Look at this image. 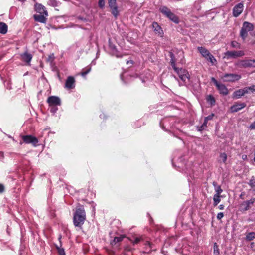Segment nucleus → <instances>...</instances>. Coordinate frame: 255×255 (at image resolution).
<instances>
[{
  "mask_svg": "<svg viewBox=\"0 0 255 255\" xmlns=\"http://www.w3.org/2000/svg\"><path fill=\"white\" fill-rule=\"evenodd\" d=\"M86 220V213L84 207L82 205H78L76 207L73 216V223L76 227H81Z\"/></svg>",
  "mask_w": 255,
  "mask_h": 255,
  "instance_id": "nucleus-1",
  "label": "nucleus"
},
{
  "mask_svg": "<svg viewBox=\"0 0 255 255\" xmlns=\"http://www.w3.org/2000/svg\"><path fill=\"white\" fill-rule=\"evenodd\" d=\"M159 11L166 17L175 23H178L179 18L174 13L171 12L170 9L166 6H161L159 8Z\"/></svg>",
  "mask_w": 255,
  "mask_h": 255,
  "instance_id": "nucleus-2",
  "label": "nucleus"
},
{
  "mask_svg": "<svg viewBox=\"0 0 255 255\" xmlns=\"http://www.w3.org/2000/svg\"><path fill=\"white\" fill-rule=\"evenodd\" d=\"M255 92V85L246 87L243 89H239L233 94V98L239 99L246 94Z\"/></svg>",
  "mask_w": 255,
  "mask_h": 255,
  "instance_id": "nucleus-3",
  "label": "nucleus"
},
{
  "mask_svg": "<svg viewBox=\"0 0 255 255\" xmlns=\"http://www.w3.org/2000/svg\"><path fill=\"white\" fill-rule=\"evenodd\" d=\"M254 29V26L253 24L247 21L244 22L240 31V36L245 39L248 36V33L253 31Z\"/></svg>",
  "mask_w": 255,
  "mask_h": 255,
  "instance_id": "nucleus-4",
  "label": "nucleus"
},
{
  "mask_svg": "<svg viewBox=\"0 0 255 255\" xmlns=\"http://www.w3.org/2000/svg\"><path fill=\"white\" fill-rule=\"evenodd\" d=\"M235 65L239 68L255 67V59H244L238 61Z\"/></svg>",
  "mask_w": 255,
  "mask_h": 255,
  "instance_id": "nucleus-5",
  "label": "nucleus"
},
{
  "mask_svg": "<svg viewBox=\"0 0 255 255\" xmlns=\"http://www.w3.org/2000/svg\"><path fill=\"white\" fill-rule=\"evenodd\" d=\"M198 50L202 55L207 60L210 61L212 64H214L216 61L214 56L209 52V51L205 48L198 47Z\"/></svg>",
  "mask_w": 255,
  "mask_h": 255,
  "instance_id": "nucleus-6",
  "label": "nucleus"
},
{
  "mask_svg": "<svg viewBox=\"0 0 255 255\" xmlns=\"http://www.w3.org/2000/svg\"><path fill=\"white\" fill-rule=\"evenodd\" d=\"M244 51H229L224 53V58H237L245 55Z\"/></svg>",
  "mask_w": 255,
  "mask_h": 255,
  "instance_id": "nucleus-7",
  "label": "nucleus"
},
{
  "mask_svg": "<svg viewBox=\"0 0 255 255\" xmlns=\"http://www.w3.org/2000/svg\"><path fill=\"white\" fill-rule=\"evenodd\" d=\"M22 138L23 142H20V144H22L24 142L26 144H31L34 146L37 145L38 140L34 136L32 135H23L22 136Z\"/></svg>",
  "mask_w": 255,
  "mask_h": 255,
  "instance_id": "nucleus-8",
  "label": "nucleus"
},
{
  "mask_svg": "<svg viewBox=\"0 0 255 255\" xmlns=\"http://www.w3.org/2000/svg\"><path fill=\"white\" fill-rule=\"evenodd\" d=\"M108 5L111 13L115 18H117L119 15V10L116 4V0H108Z\"/></svg>",
  "mask_w": 255,
  "mask_h": 255,
  "instance_id": "nucleus-9",
  "label": "nucleus"
},
{
  "mask_svg": "<svg viewBox=\"0 0 255 255\" xmlns=\"http://www.w3.org/2000/svg\"><path fill=\"white\" fill-rule=\"evenodd\" d=\"M47 102L50 106H60L61 105L60 99L58 97L55 96H51L48 97Z\"/></svg>",
  "mask_w": 255,
  "mask_h": 255,
  "instance_id": "nucleus-10",
  "label": "nucleus"
},
{
  "mask_svg": "<svg viewBox=\"0 0 255 255\" xmlns=\"http://www.w3.org/2000/svg\"><path fill=\"white\" fill-rule=\"evenodd\" d=\"M241 78V76L238 74H224V81L235 82L238 81Z\"/></svg>",
  "mask_w": 255,
  "mask_h": 255,
  "instance_id": "nucleus-11",
  "label": "nucleus"
},
{
  "mask_svg": "<svg viewBox=\"0 0 255 255\" xmlns=\"http://www.w3.org/2000/svg\"><path fill=\"white\" fill-rule=\"evenodd\" d=\"M244 9V5L242 3H239L236 5L233 9V14L234 17H238L241 14Z\"/></svg>",
  "mask_w": 255,
  "mask_h": 255,
  "instance_id": "nucleus-12",
  "label": "nucleus"
},
{
  "mask_svg": "<svg viewBox=\"0 0 255 255\" xmlns=\"http://www.w3.org/2000/svg\"><path fill=\"white\" fill-rule=\"evenodd\" d=\"M75 80L73 77H68L65 84V88L67 89H73L75 87Z\"/></svg>",
  "mask_w": 255,
  "mask_h": 255,
  "instance_id": "nucleus-13",
  "label": "nucleus"
},
{
  "mask_svg": "<svg viewBox=\"0 0 255 255\" xmlns=\"http://www.w3.org/2000/svg\"><path fill=\"white\" fill-rule=\"evenodd\" d=\"M246 106V105L244 103H237L231 107V111L232 112H237L245 107Z\"/></svg>",
  "mask_w": 255,
  "mask_h": 255,
  "instance_id": "nucleus-14",
  "label": "nucleus"
},
{
  "mask_svg": "<svg viewBox=\"0 0 255 255\" xmlns=\"http://www.w3.org/2000/svg\"><path fill=\"white\" fill-rule=\"evenodd\" d=\"M35 9L36 11L41 14H44L45 16L48 15V13L43 5L39 4L35 5Z\"/></svg>",
  "mask_w": 255,
  "mask_h": 255,
  "instance_id": "nucleus-15",
  "label": "nucleus"
},
{
  "mask_svg": "<svg viewBox=\"0 0 255 255\" xmlns=\"http://www.w3.org/2000/svg\"><path fill=\"white\" fill-rule=\"evenodd\" d=\"M44 14H39V15H34V18L35 21L41 22V23H45L46 21V18Z\"/></svg>",
  "mask_w": 255,
  "mask_h": 255,
  "instance_id": "nucleus-16",
  "label": "nucleus"
},
{
  "mask_svg": "<svg viewBox=\"0 0 255 255\" xmlns=\"http://www.w3.org/2000/svg\"><path fill=\"white\" fill-rule=\"evenodd\" d=\"M152 28L156 33L161 35L163 34V30L157 22H154L152 23Z\"/></svg>",
  "mask_w": 255,
  "mask_h": 255,
  "instance_id": "nucleus-17",
  "label": "nucleus"
},
{
  "mask_svg": "<svg viewBox=\"0 0 255 255\" xmlns=\"http://www.w3.org/2000/svg\"><path fill=\"white\" fill-rule=\"evenodd\" d=\"M21 57L23 61L27 62L28 64H29L32 58V55L31 54L25 52L21 55Z\"/></svg>",
  "mask_w": 255,
  "mask_h": 255,
  "instance_id": "nucleus-18",
  "label": "nucleus"
},
{
  "mask_svg": "<svg viewBox=\"0 0 255 255\" xmlns=\"http://www.w3.org/2000/svg\"><path fill=\"white\" fill-rule=\"evenodd\" d=\"M255 201V198L252 199L250 200L246 201L244 202L242 204V206H244V209L245 210H247L249 209V208L251 205L253 204V203H254Z\"/></svg>",
  "mask_w": 255,
  "mask_h": 255,
  "instance_id": "nucleus-19",
  "label": "nucleus"
},
{
  "mask_svg": "<svg viewBox=\"0 0 255 255\" xmlns=\"http://www.w3.org/2000/svg\"><path fill=\"white\" fill-rule=\"evenodd\" d=\"M7 31V26L3 22H0V33L5 34Z\"/></svg>",
  "mask_w": 255,
  "mask_h": 255,
  "instance_id": "nucleus-20",
  "label": "nucleus"
},
{
  "mask_svg": "<svg viewBox=\"0 0 255 255\" xmlns=\"http://www.w3.org/2000/svg\"><path fill=\"white\" fill-rule=\"evenodd\" d=\"M212 81L214 83V84L216 86L218 89L220 90V93H223V88L222 85H220L218 81L216 80L214 77H212L211 79Z\"/></svg>",
  "mask_w": 255,
  "mask_h": 255,
  "instance_id": "nucleus-21",
  "label": "nucleus"
},
{
  "mask_svg": "<svg viewBox=\"0 0 255 255\" xmlns=\"http://www.w3.org/2000/svg\"><path fill=\"white\" fill-rule=\"evenodd\" d=\"M175 71L177 73L179 77H180L181 75H183L184 73H187V70L184 69L180 68L179 69L176 67L173 68Z\"/></svg>",
  "mask_w": 255,
  "mask_h": 255,
  "instance_id": "nucleus-22",
  "label": "nucleus"
},
{
  "mask_svg": "<svg viewBox=\"0 0 255 255\" xmlns=\"http://www.w3.org/2000/svg\"><path fill=\"white\" fill-rule=\"evenodd\" d=\"M219 192H218L216 194L214 195L213 200H214V204L215 206H216L220 201V196Z\"/></svg>",
  "mask_w": 255,
  "mask_h": 255,
  "instance_id": "nucleus-23",
  "label": "nucleus"
},
{
  "mask_svg": "<svg viewBox=\"0 0 255 255\" xmlns=\"http://www.w3.org/2000/svg\"><path fill=\"white\" fill-rule=\"evenodd\" d=\"M125 236H120V237H116L114 238L112 242H111L112 245H115L117 243L120 242L123 240Z\"/></svg>",
  "mask_w": 255,
  "mask_h": 255,
  "instance_id": "nucleus-24",
  "label": "nucleus"
},
{
  "mask_svg": "<svg viewBox=\"0 0 255 255\" xmlns=\"http://www.w3.org/2000/svg\"><path fill=\"white\" fill-rule=\"evenodd\" d=\"M207 101L211 105H214L215 103L214 98L212 95H208L206 98Z\"/></svg>",
  "mask_w": 255,
  "mask_h": 255,
  "instance_id": "nucleus-25",
  "label": "nucleus"
},
{
  "mask_svg": "<svg viewBox=\"0 0 255 255\" xmlns=\"http://www.w3.org/2000/svg\"><path fill=\"white\" fill-rule=\"evenodd\" d=\"M170 56L171 57L170 63L172 68H173L176 67V59L174 54L171 52L170 53Z\"/></svg>",
  "mask_w": 255,
  "mask_h": 255,
  "instance_id": "nucleus-26",
  "label": "nucleus"
},
{
  "mask_svg": "<svg viewBox=\"0 0 255 255\" xmlns=\"http://www.w3.org/2000/svg\"><path fill=\"white\" fill-rule=\"evenodd\" d=\"M255 238V233L254 232H250L246 235V239L248 241H251Z\"/></svg>",
  "mask_w": 255,
  "mask_h": 255,
  "instance_id": "nucleus-27",
  "label": "nucleus"
},
{
  "mask_svg": "<svg viewBox=\"0 0 255 255\" xmlns=\"http://www.w3.org/2000/svg\"><path fill=\"white\" fill-rule=\"evenodd\" d=\"M180 78L183 81L186 82V81L188 80L189 78V75L188 72L187 71V73H184L183 75H181Z\"/></svg>",
  "mask_w": 255,
  "mask_h": 255,
  "instance_id": "nucleus-28",
  "label": "nucleus"
},
{
  "mask_svg": "<svg viewBox=\"0 0 255 255\" xmlns=\"http://www.w3.org/2000/svg\"><path fill=\"white\" fill-rule=\"evenodd\" d=\"M249 185L252 188L255 190V179L254 178V177H252V178L250 180Z\"/></svg>",
  "mask_w": 255,
  "mask_h": 255,
  "instance_id": "nucleus-29",
  "label": "nucleus"
},
{
  "mask_svg": "<svg viewBox=\"0 0 255 255\" xmlns=\"http://www.w3.org/2000/svg\"><path fill=\"white\" fill-rule=\"evenodd\" d=\"M213 255H219V251L216 243L214 246V254Z\"/></svg>",
  "mask_w": 255,
  "mask_h": 255,
  "instance_id": "nucleus-30",
  "label": "nucleus"
},
{
  "mask_svg": "<svg viewBox=\"0 0 255 255\" xmlns=\"http://www.w3.org/2000/svg\"><path fill=\"white\" fill-rule=\"evenodd\" d=\"M91 69V67H89L86 68L85 70H83L82 72H81V75L82 76H86L89 72H90Z\"/></svg>",
  "mask_w": 255,
  "mask_h": 255,
  "instance_id": "nucleus-31",
  "label": "nucleus"
},
{
  "mask_svg": "<svg viewBox=\"0 0 255 255\" xmlns=\"http://www.w3.org/2000/svg\"><path fill=\"white\" fill-rule=\"evenodd\" d=\"M98 5L100 8H103L105 6L104 0H99Z\"/></svg>",
  "mask_w": 255,
  "mask_h": 255,
  "instance_id": "nucleus-32",
  "label": "nucleus"
},
{
  "mask_svg": "<svg viewBox=\"0 0 255 255\" xmlns=\"http://www.w3.org/2000/svg\"><path fill=\"white\" fill-rule=\"evenodd\" d=\"M208 121H206V119L205 118L204 120V122L202 124V125L201 126V128L200 129H199V130H202L204 129V128L206 127L207 123Z\"/></svg>",
  "mask_w": 255,
  "mask_h": 255,
  "instance_id": "nucleus-33",
  "label": "nucleus"
},
{
  "mask_svg": "<svg viewBox=\"0 0 255 255\" xmlns=\"http://www.w3.org/2000/svg\"><path fill=\"white\" fill-rule=\"evenodd\" d=\"M141 240V238H138V237H136L135 240L132 242V243H133V244H138Z\"/></svg>",
  "mask_w": 255,
  "mask_h": 255,
  "instance_id": "nucleus-34",
  "label": "nucleus"
},
{
  "mask_svg": "<svg viewBox=\"0 0 255 255\" xmlns=\"http://www.w3.org/2000/svg\"><path fill=\"white\" fill-rule=\"evenodd\" d=\"M223 217V213L220 212L217 215V219L219 220H221Z\"/></svg>",
  "mask_w": 255,
  "mask_h": 255,
  "instance_id": "nucleus-35",
  "label": "nucleus"
},
{
  "mask_svg": "<svg viewBox=\"0 0 255 255\" xmlns=\"http://www.w3.org/2000/svg\"><path fill=\"white\" fill-rule=\"evenodd\" d=\"M250 128L251 129H255V121L250 125Z\"/></svg>",
  "mask_w": 255,
  "mask_h": 255,
  "instance_id": "nucleus-36",
  "label": "nucleus"
},
{
  "mask_svg": "<svg viewBox=\"0 0 255 255\" xmlns=\"http://www.w3.org/2000/svg\"><path fill=\"white\" fill-rule=\"evenodd\" d=\"M213 116H214V114H211L210 115H209L208 116H207V117L205 118L206 119V121L211 120Z\"/></svg>",
  "mask_w": 255,
  "mask_h": 255,
  "instance_id": "nucleus-37",
  "label": "nucleus"
},
{
  "mask_svg": "<svg viewBox=\"0 0 255 255\" xmlns=\"http://www.w3.org/2000/svg\"><path fill=\"white\" fill-rule=\"evenodd\" d=\"M4 189V186L2 184H0V193H2Z\"/></svg>",
  "mask_w": 255,
  "mask_h": 255,
  "instance_id": "nucleus-38",
  "label": "nucleus"
},
{
  "mask_svg": "<svg viewBox=\"0 0 255 255\" xmlns=\"http://www.w3.org/2000/svg\"><path fill=\"white\" fill-rule=\"evenodd\" d=\"M57 110V108L56 107H53L51 108V112H52L53 113H55Z\"/></svg>",
  "mask_w": 255,
  "mask_h": 255,
  "instance_id": "nucleus-39",
  "label": "nucleus"
},
{
  "mask_svg": "<svg viewBox=\"0 0 255 255\" xmlns=\"http://www.w3.org/2000/svg\"><path fill=\"white\" fill-rule=\"evenodd\" d=\"M59 253L60 255H65L63 249H60L59 250Z\"/></svg>",
  "mask_w": 255,
  "mask_h": 255,
  "instance_id": "nucleus-40",
  "label": "nucleus"
},
{
  "mask_svg": "<svg viewBox=\"0 0 255 255\" xmlns=\"http://www.w3.org/2000/svg\"><path fill=\"white\" fill-rule=\"evenodd\" d=\"M232 45L233 47H237L238 46V43L237 42H233L232 43Z\"/></svg>",
  "mask_w": 255,
  "mask_h": 255,
  "instance_id": "nucleus-41",
  "label": "nucleus"
},
{
  "mask_svg": "<svg viewBox=\"0 0 255 255\" xmlns=\"http://www.w3.org/2000/svg\"><path fill=\"white\" fill-rule=\"evenodd\" d=\"M242 159H243V160H247V159H248V158H247V156L246 155H245V154L242 155Z\"/></svg>",
  "mask_w": 255,
  "mask_h": 255,
  "instance_id": "nucleus-42",
  "label": "nucleus"
},
{
  "mask_svg": "<svg viewBox=\"0 0 255 255\" xmlns=\"http://www.w3.org/2000/svg\"><path fill=\"white\" fill-rule=\"evenodd\" d=\"M229 93V91L227 88L224 87V95H227Z\"/></svg>",
  "mask_w": 255,
  "mask_h": 255,
  "instance_id": "nucleus-43",
  "label": "nucleus"
},
{
  "mask_svg": "<svg viewBox=\"0 0 255 255\" xmlns=\"http://www.w3.org/2000/svg\"><path fill=\"white\" fill-rule=\"evenodd\" d=\"M219 208H220V209H223V205H220L219 206Z\"/></svg>",
  "mask_w": 255,
  "mask_h": 255,
  "instance_id": "nucleus-44",
  "label": "nucleus"
},
{
  "mask_svg": "<svg viewBox=\"0 0 255 255\" xmlns=\"http://www.w3.org/2000/svg\"><path fill=\"white\" fill-rule=\"evenodd\" d=\"M253 44H255V39L252 42Z\"/></svg>",
  "mask_w": 255,
  "mask_h": 255,
  "instance_id": "nucleus-45",
  "label": "nucleus"
},
{
  "mask_svg": "<svg viewBox=\"0 0 255 255\" xmlns=\"http://www.w3.org/2000/svg\"><path fill=\"white\" fill-rule=\"evenodd\" d=\"M224 161H225V160H226V156H225V155H224Z\"/></svg>",
  "mask_w": 255,
  "mask_h": 255,
  "instance_id": "nucleus-46",
  "label": "nucleus"
},
{
  "mask_svg": "<svg viewBox=\"0 0 255 255\" xmlns=\"http://www.w3.org/2000/svg\"><path fill=\"white\" fill-rule=\"evenodd\" d=\"M129 62V61H127V64H128Z\"/></svg>",
  "mask_w": 255,
  "mask_h": 255,
  "instance_id": "nucleus-47",
  "label": "nucleus"
},
{
  "mask_svg": "<svg viewBox=\"0 0 255 255\" xmlns=\"http://www.w3.org/2000/svg\"><path fill=\"white\" fill-rule=\"evenodd\" d=\"M254 35H255V31L254 32Z\"/></svg>",
  "mask_w": 255,
  "mask_h": 255,
  "instance_id": "nucleus-48",
  "label": "nucleus"
}]
</instances>
